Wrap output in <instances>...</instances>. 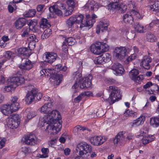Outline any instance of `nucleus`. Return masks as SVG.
<instances>
[{"mask_svg":"<svg viewBox=\"0 0 159 159\" xmlns=\"http://www.w3.org/2000/svg\"><path fill=\"white\" fill-rule=\"evenodd\" d=\"M57 57L56 53H54L46 52L45 54V61L51 63L55 61Z\"/></svg>","mask_w":159,"mask_h":159,"instance_id":"nucleus-21","label":"nucleus"},{"mask_svg":"<svg viewBox=\"0 0 159 159\" xmlns=\"http://www.w3.org/2000/svg\"><path fill=\"white\" fill-rule=\"evenodd\" d=\"M48 116V117L50 120V121L52 122V120L55 119V120H57L58 121L59 119H57V118H55V116L56 114H57L58 116L60 115L59 112L56 110H52L49 113L47 114Z\"/></svg>","mask_w":159,"mask_h":159,"instance_id":"nucleus-26","label":"nucleus"},{"mask_svg":"<svg viewBox=\"0 0 159 159\" xmlns=\"http://www.w3.org/2000/svg\"><path fill=\"white\" fill-rule=\"evenodd\" d=\"M142 136L143 138L142 139V143L144 145L153 141L155 139L154 136L149 135L146 134H145V135L142 134Z\"/></svg>","mask_w":159,"mask_h":159,"instance_id":"nucleus-23","label":"nucleus"},{"mask_svg":"<svg viewBox=\"0 0 159 159\" xmlns=\"http://www.w3.org/2000/svg\"><path fill=\"white\" fill-rule=\"evenodd\" d=\"M66 3L68 6V9H72L73 10H74L75 4L74 1L71 0H68L66 1Z\"/></svg>","mask_w":159,"mask_h":159,"instance_id":"nucleus-47","label":"nucleus"},{"mask_svg":"<svg viewBox=\"0 0 159 159\" xmlns=\"http://www.w3.org/2000/svg\"><path fill=\"white\" fill-rule=\"evenodd\" d=\"M93 79L92 75L90 74L87 77L83 78L80 81V88L82 89L88 88L92 85L91 80Z\"/></svg>","mask_w":159,"mask_h":159,"instance_id":"nucleus-10","label":"nucleus"},{"mask_svg":"<svg viewBox=\"0 0 159 159\" xmlns=\"http://www.w3.org/2000/svg\"><path fill=\"white\" fill-rule=\"evenodd\" d=\"M9 105H10V107L12 112L16 111L20 107L18 102H16V103H10Z\"/></svg>","mask_w":159,"mask_h":159,"instance_id":"nucleus-43","label":"nucleus"},{"mask_svg":"<svg viewBox=\"0 0 159 159\" xmlns=\"http://www.w3.org/2000/svg\"><path fill=\"white\" fill-rule=\"evenodd\" d=\"M126 134L125 132H119L116 136L114 140V143L115 145H117L119 143L120 145L124 144L126 142Z\"/></svg>","mask_w":159,"mask_h":159,"instance_id":"nucleus-11","label":"nucleus"},{"mask_svg":"<svg viewBox=\"0 0 159 159\" xmlns=\"http://www.w3.org/2000/svg\"><path fill=\"white\" fill-rule=\"evenodd\" d=\"M37 92L36 89H33L31 91L28 92L25 97V102L29 104L31 103L36 97Z\"/></svg>","mask_w":159,"mask_h":159,"instance_id":"nucleus-17","label":"nucleus"},{"mask_svg":"<svg viewBox=\"0 0 159 159\" xmlns=\"http://www.w3.org/2000/svg\"><path fill=\"white\" fill-rule=\"evenodd\" d=\"M133 137V135L132 134L129 133L127 134H126L125 140L126 141L127 139L128 140H130L132 139Z\"/></svg>","mask_w":159,"mask_h":159,"instance_id":"nucleus-58","label":"nucleus"},{"mask_svg":"<svg viewBox=\"0 0 159 159\" xmlns=\"http://www.w3.org/2000/svg\"><path fill=\"white\" fill-rule=\"evenodd\" d=\"M6 140L5 139H0V149L2 148L5 146Z\"/></svg>","mask_w":159,"mask_h":159,"instance_id":"nucleus-60","label":"nucleus"},{"mask_svg":"<svg viewBox=\"0 0 159 159\" xmlns=\"http://www.w3.org/2000/svg\"><path fill=\"white\" fill-rule=\"evenodd\" d=\"M92 150L91 146L85 142L79 143L77 145L76 149L77 152H79V155L81 156L87 154V156H89Z\"/></svg>","mask_w":159,"mask_h":159,"instance_id":"nucleus-6","label":"nucleus"},{"mask_svg":"<svg viewBox=\"0 0 159 159\" xmlns=\"http://www.w3.org/2000/svg\"><path fill=\"white\" fill-rule=\"evenodd\" d=\"M152 60V58L150 57L145 56L143 57L141 64H142L143 67L145 69L148 70L150 67L149 63L151 62Z\"/></svg>","mask_w":159,"mask_h":159,"instance_id":"nucleus-18","label":"nucleus"},{"mask_svg":"<svg viewBox=\"0 0 159 159\" xmlns=\"http://www.w3.org/2000/svg\"><path fill=\"white\" fill-rule=\"evenodd\" d=\"M136 54H132L127 58V59H126V61L128 62L131 61L133 60L134 59L136 58Z\"/></svg>","mask_w":159,"mask_h":159,"instance_id":"nucleus-55","label":"nucleus"},{"mask_svg":"<svg viewBox=\"0 0 159 159\" xmlns=\"http://www.w3.org/2000/svg\"><path fill=\"white\" fill-rule=\"evenodd\" d=\"M27 40L29 42L30 44L33 43V44L35 45V42H38V39L36 38V36L34 34H29L28 38Z\"/></svg>","mask_w":159,"mask_h":159,"instance_id":"nucleus-34","label":"nucleus"},{"mask_svg":"<svg viewBox=\"0 0 159 159\" xmlns=\"http://www.w3.org/2000/svg\"><path fill=\"white\" fill-rule=\"evenodd\" d=\"M83 93H81L76 98L74 99V101L75 102L78 103L81 100L82 98L84 97L83 95Z\"/></svg>","mask_w":159,"mask_h":159,"instance_id":"nucleus-53","label":"nucleus"},{"mask_svg":"<svg viewBox=\"0 0 159 159\" xmlns=\"http://www.w3.org/2000/svg\"><path fill=\"white\" fill-rule=\"evenodd\" d=\"M40 28L44 29L46 28H49L51 25L47 19L43 18L41 19L39 22Z\"/></svg>","mask_w":159,"mask_h":159,"instance_id":"nucleus-27","label":"nucleus"},{"mask_svg":"<svg viewBox=\"0 0 159 159\" xmlns=\"http://www.w3.org/2000/svg\"><path fill=\"white\" fill-rule=\"evenodd\" d=\"M73 77L75 81H78L80 83V81L83 79L81 77L82 74L79 72H76L73 74Z\"/></svg>","mask_w":159,"mask_h":159,"instance_id":"nucleus-42","label":"nucleus"},{"mask_svg":"<svg viewBox=\"0 0 159 159\" xmlns=\"http://www.w3.org/2000/svg\"><path fill=\"white\" fill-rule=\"evenodd\" d=\"M30 29L29 27H26L25 30L21 34V37L23 38L28 37L29 35V32L30 31Z\"/></svg>","mask_w":159,"mask_h":159,"instance_id":"nucleus-49","label":"nucleus"},{"mask_svg":"<svg viewBox=\"0 0 159 159\" xmlns=\"http://www.w3.org/2000/svg\"><path fill=\"white\" fill-rule=\"evenodd\" d=\"M72 9H68V10H65L64 11V14L65 16H68L71 15L73 11Z\"/></svg>","mask_w":159,"mask_h":159,"instance_id":"nucleus-51","label":"nucleus"},{"mask_svg":"<svg viewBox=\"0 0 159 159\" xmlns=\"http://www.w3.org/2000/svg\"><path fill=\"white\" fill-rule=\"evenodd\" d=\"M62 47V50L65 53H67L68 51V48L67 45L66 44V42H63Z\"/></svg>","mask_w":159,"mask_h":159,"instance_id":"nucleus-54","label":"nucleus"},{"mask_svg":"<svg viewBox=\"0 0 159 159\" xmlns=\"http://www.w3.org/2000/svg\"><path fill=\"white\" fill-rule=\"evenodd\" d=\"M66 6L65 4L61 3L57 6L58 8L59 7L60 9L63 10L64 11L66 9Z\"/></svg>","mask_w":159,"mask_h":159,"instance_id":"nucleus-59","label":"nucleus"},{"mask_svg":"<svg viewBox=\"0 0 159 159\" xmlns=\"http://www.w3.org/2000/svg\"><path fill=\"white\" fill-rule=\"evenodd\" d=\"M124 21L126 24H132L133 21V17L131 15L125 14L123 16Z\"/></svg>","mask_w":159,"mask_h":159,"instance_id":"nucleus-31","label":"nucleus"},{"mask_svg":"<svg viewBox=\"0 0 159 159\" xmlns=\"http://www.w3.org/2000/svg\"><path fill=\"white\" fill-rule=\"evenodd\" d=\"M105 139L100 136H94L90 138V141L91 144L95 146H100L105 141Z\"/></svg>","mask_w":159,"mask_h":159,"instance_id":"nucleus-15","label":"nucleus"},{"mask_svg":"<svg viewBox=\"0 0 159 159\" xmlns=\"http://www.w3.org/2000/svg\"><path fill=\"white\" fill-rule=\"evenodd\" d=\"M139 74V72L138 70L133 69L129 72V75L131 79L136 82H139L144 78V76L143 75L138 76Z\"/></svg>","mask_w":159,"mask_h":159,"instance_id":"nucleus-12","label":"nucleus"},{"mask_svg":"<svg viewBox=\"0 0 159 159\" xmlns=\"http://www.w3.org/2000/svg\"><path fill=\"white\" fill-rule=\"evenodd\" d=\"M147 39L148 41L153 42L155 41L156 38L154 34H148L147 35Z\"/></svg>","mask_w":159,"mask_h":159,"instance_id":"nucleus-46","label":"nucleus"},{"mask_svg":"<svg viewBox=\"0 0 159 159\" xmlns=\"http://www.w3.org/2000/svg\"><path fill=\"white\" fill-rule=\"evenodd\" d=\"M111 69L115 72L117 75H121L124 73V69L121 64L119 63H115L111 66Z\"/></svg>","mask_w":159,"mask_h":159,"instance_id":"nucleus-16","label":"nucleus"},{"mask_svg":"<svg viewBox=\"0 0 159 159\" xmlns=\"http://www.w3.org/2000/svg\"><path fill=\"white\" fill-rule=\"evenodd\" d=\"M70 150L68 148H67L65 149L64 150V153L65 155L66 156H68L69 155L70 153Z\"/></svg>","mask_w":159,"mask_h":159,"instance_id":"nucleus-63","label":"nucleus"},{"mask_svg":"<svg viewBox=\"0 0 159 159\" xmlns=\"http://www.w3.org/2000/svg\"><path fill=\"white\" fill-rule=\"evenodd\" d=\"M108 90L111 91V93L109 98L106 99L105 101L108 102L109 105H111L121 98V91L117 87L113 86H109Z\"/></svg>","mask_w":159,"mask_h":159,"instance_id":"nucleus-3","label":"nucleus"},{"mask_svg":"<svg viewBox=\"0 0 159 159\" xmlns=\"http://www.w3.org/2000/svg\"><path fill=\"white\" fill-rule=\"evenodd\" d=\"M144 117L143 116H140L136 120L133 121L132 126H138L143 124L144 120Z\"/></svg>","mask_w":159,"mask_h":159,"instance_id":"nucleus-29","label":"nucleus"},{"mask_svg":"<svg viewBox=\"0 0 159 159\" xmlns=\"http://www.w3.org/2000/svg\"><path fill=\"white\" fill-rule=\"evenodd\" d=\"M75 19V16H72L67 20L66 24L69 28H73L74 25L76 23Z\"/></svg>","mask_w":159,"mask_h":159,"instance_id":"nucleus-32","label":"nucleus"},{"mask_svg":"<svg viewBox=\"0 0 159 159\" xmlns=\"http://www.w3.org/2000/svg\"><path fill=\"white\" fill-rule=\"evenodd\" d=\"M110 60V55L108 53H105L95 58L94 62L95 64H101L109 61Z\"/></svg>","mask_w":159,"mask_h":159,"instance_id":"nucleus-9","label":"nucleus"},{"mask_svg":"<svg viewBox=\"0 0 159 159\" xmlns=\"http://www.w3.org/2000/svg\"><path fill=\"white\" fill-rule=\"evenodd\" d=\"M19 116L17 114H13L11 117V124L12 126V128H13V127H15V124H18V121L19 120Z\"/></svg>","mask_w":159,"mask_h":159,"instance_id":"nucleus-36","label":"nucleus"},{"mask_svg":"<svg viewBox=\"0 0 159 159\" xmlns=\"http://www.w3.org/2000/svg\"><path fill=\"white\" fill-rule=\"evenodd\" d=\"M109 24L108 20H102L99 22L98 25H97V28L98 30H101V31L103 32L104 30H107Z\"/></svg>","mask_w":159,"mask_h":159,"instance_id":"nucleus-19","label":"nucleus"},{"mask_svg":"<svg viewBox=\"0 0 159 159\" xmlns=\"http://www.w3.org/2000/svg\"><path fill=\"white\" fill-rule=\"evenodd\" d=\"M76 24H80V28H82L84 27H90L93 26V22L94 21L90 22L88 20H84V16L82 14L78 15L75 16Z\"/></svg>","mask_w":159,"mask_h":159,"instance_id":"nucleus-7","label":"nucleus"},{"mask_svg":"<svg viewBox=\"0 0 159 159\" xmlns=\"http://www.w3.org/2000/svg\"><path fill=\"white\" fill-rule=\"evenodd\" d=\"M36 13L35 9H30L28 11V14L29 17H33L35 15Z\"/></svg>","mask_w":159,"mask_h":159,"instance_id":"nucleus-52","label":"nucleus"},{"mask_svg":"<svg viewBox=\"0 0 159 159\" xmlns=\"http://www.w3.org/2000/svg\"><path fill=\"white\" fill-rule=\"evenodd\" d=\"M109 48L108 45L104 42H97L91 45L90 50L94 54L99 55L102 52L107 51L108 50Z\"/></svg>","mask_w":159,"mask_h":159,"instance_id":"nucleus-4","label":"nucleus"},{"mask_svg":"<svg viewBox=\"0 0 159 159\" xmlns=\"http://www.w3.org/2000/svg\"><path fill=\"white\" fill-rule=\"evenodd\" d=\"M1 109L2 112L5 115L8 116L13 112L9 104L3 106Z\"/></svg>","mask_w":159,"mask_h":159,"instance_id":"nucleus-25","label":"nucleus"},{"mask_svg":"<svg viewBox=\"0 0 159 159\" xmlns=\"http://www.w3.org/2000/svg\"><path fill=\"white\" fill-rule=\"evenodd\" d=\"M118 4L114 2H111L107 5V8L108 10L113 11L115 9H118Z\"/></svg>","mask_w":159,"mask_h":159,"instance_id":"nucleus-40","label":"nucleus"},{"mask_svg":"<svg viewBox=\"0 0 159 159\" xmlns=\"http://www.w3.org/2000/svg\"><path fill=\"white\" fill-rule=\"evenodd\" d=\"M126 51L125 47H116L114 51V55L117 59L121 60L125 57Z\"/></svg>","mask_w":159,"mask_h":159,"instance_id":"nucleus-8","label":"nucleus"},{"mask_svg":"<svg viewBox=\"0 0 159 159\" xmlns=\"http://www.w3.org/2000/svg\"><path fill=\"white\" fill-rule=\"evenodd\" d=\"M50 101V102L45 104L41 107L40 111L41 112L47 114L51 110V107L53 106L54 103L52 101Z\"/></svg>","mask_w":159,"mask_h":159,"instance_id":"nucleus-20","label":"nucleus"},{"mask_svg":"<svg viewBox=\"0 0 159 159\" xmlns=\"http://www.w3.org/2000/svg\"><path fill=\"white\" fill-rule=\"evenodd\" d=\"M11 51H8L5 52L4 56L5 58L9 59L11 58Z\"/></svg>","mask_w":159,"mask_h":159,"instance_id":"nucleus-56","label":"nucleus"},{"mask_svg":"<svg viewBox=\"0 0 159 159\" xmlns=\"http://www.w3.org/2000/svg\"><path fill=\"white\" fill-rule=\"evenodd\" d=\"M153 89L151 90L152 91L158 93L159 91V87L156 84H152Z\"/></svg>","mask_w":159,"mask_h":159,"instance_id":"nucleus-50","label":"nucleus"},{"mask_svg":"<svg viewBox=\"0 0 159 159\" xmlns=\"http://www.w3.org/2000/svg\"><path fill=\"white\" fill-rule=\"evenodd\" d=\"M65 41L67 43L69 46H72L74 45L76 42L75 39L72 37H68L65 39Z\"/></svg>","mask_w":159,"mask_h":159,"instance_id":"nucleus-41","label":"nucleus"},{"mask_svg":"<svg viewBox=\"0 0 159 159\" xmlns=\"http://www.w3.org/2000/svg\"><path fill=\"white\" fill-rule=\"evenodd\" d=\"M24 139V143L28 145H34L37 142L36 136L32 134L25 136Z\"/></svg>","mask_w":159,"mask_h":159,"instance_id":"nucleus-14","label":"nucleus"},{"mask_svg":"<svg viewBox=\"0 0 159 159\" xmlns=\"http://www.w3.org/2000/svg\"><path fill=\"white\" fill-rule=\"evenodd\" d=\"M41 151L43 154L41 155V158H46L48 157V153L49 151L48 148H42Z\"/></svg>","mask_w":159,"mask_h":159,"instance_id":"nucleus-45","label":"nucleus"},{"mask_svg":"<svg viewBox=\"0 0 159 159\" xmlns=\"http://www.w3.org/2000/svg\"><path fill=\"white\" fill-rule=\"evenodd\" d=\"M54 71L53 69H43L41 70L40 73L43 72L45 76H51L49 80L52 83L59 84L61 81L63 76L62 74H56Z\"/></svg>","mask_w":159,"mask_h":159,"instance_id":"nucleus-1","label":"nucleus"},{"mask_svg":"<svg viewBox=\"0 0 159 159\" xmlns=\"http://www.w3.org/2000/svg\"><path fill=\"white\" fill-rule=\"evenodd\" d=\"M124 114L126 117L131 116L134 117L135 116H136L137 113L132 110L129 111L127 110L125 111Z\"/></svg>","mask_w":159,"mask_h":159,"instance_id":"nucleus-44","label":"nucleus"},{"mask_svg":"<svg viewBox=\"0 0 159 159\" xmlns=\"http://www.w3.org/2000/svg\"><path fill=\"white\" fill-rule=\"evenodd\" d=\"M7 81L8 85L5 87L4 89L9 92L16 88L17 86L24 83L25 80L23 77L14 76L9 77Z\"/></svg>","mask_w":159,"mask_h":159,"instance_id":"nucleus-2","label":"nucleus"},{"mask_svg":"<svg viewBox=\"0 0 159 159\" xmlns=\"http://www.w3.org/2000/svg\"><path fill=\"white\" fill-rule=\"evenodd\" d=\"M26 20L25 18H20L15 22L16 27L17 29L21 28L25 24Z\"/></svg>","mask_w":159,"mask_h":159,"instance_id":"nucleus-28","label":"nucleus"},{"mask_svg":"<svg viewBox=\"0 0 159 159\" xmlns=\"http://www.w3.org/2000/svg\"><path fill=\"white\" fill-rule=\"evenodd\" d=\"M147 26L144 27L139 23H137L134 25V28L137 32L139 33H143L147 31L146 28Z\"/></svg>","mask_w":159,"mask_h":159,"instance_id":"nucleus-24","label":"nucleus"},{"mask_svg":"<svg viewBox=\"0 0 159 159\" xmlns=\"http://www.w3.org/2000/svg\"><path fill=\"white\" fill-rule=\"evenodd\" d=\"M117 9L119 10V12L124 13L127 9V6L125 4L121 3L118 4Z\"/></svg>","mask_w":159,"mask_h":159,"instance_id":"nucleus-39","label":"nucleus"},{"mask_svg":"<svg viewBox=\"0 0 159 159\" xmlns=\"http://www.w3.org/2000/svg\"><path fill=\"white\" fill-rule=\"evenodd\" d=\"M52 30L49 28L45 30L41 36V39H44L48 38L51 34Z\"/></svg>","mask_w":159,"mask_h":159,"instance_id":"nucleus-37","label":"nucleus"},{"mask_svg":"<svg viewBox=\"0 0 159 159\" xmlns=\"http://www.w3.org/2000/svg\"><path fill=\"white\" fill-rule=\"evenodd\" d=\"M85 128L80 125H78L75 127L73 130V132L75 134H77L85 130Z\"/></svg>","mask_w":159,"mask_h":159,"instance_id":"nucleus-35","label":"nucleus"},{"mask_svg":"<svg viewBox=\"0 0 159 159\" xmlns=\"http://www.w3.org/2000/svg\"><path fill=\"white\" fill-rule=\"evenodd\" d=\"M18 54L21 56H25L26 57H29L31 51L27 48H21L18 49Z\"/></svg>","mask_w":159,"mask_h":159,"instance_id":"nucleus-22","label":"nucleus"},{"mask_svg":"<svg viewBox=\"0 0 159 159\" xmlns=\"http://www.w3.org/2000/svg\"><path fill=\"white\" fill-rule=\"evenodd\" d=\"M152 84L151 82H148L143 86V88L144 89H146L150 87L151 86H152Z\"/></svg>","mask_w":159,"mask_h":159,"instance_id":"nucleus-62","label":"nucleus"},{"mask_svg":"<svg viewBox=\"0 0 159 159\" xmlns=\"http://www.w3.org/2000/svg\"><path fill=\"white\" fill-rule=\"evenodd\" d=\"M25 111L27 113V118L29 120L34 117L36 115L35 112L31 111L30 108H27Z\"/></svg>","mask_w":159,"mask_h":159,"instance_id":"nucleus-38","label":"nucleus"},{"mask_svg":"<svg viewBox=\"0 0 159 159\" xmlns=\"http://www.w3.org/2000/svg\"><path fill=\"white\" fill-rule=\"evenodd\" d=\"M33 63L29 59L22 58L21 62L19 67L23 70H29L33 67Z\"/></svg>","mask_w":159,"mask_h":159,"instance_id":"nucleus-13","label":"nucleus"},{"mask_svg":"<svg viewBox=\"0 0 159 159\" xmlns=\"http://www.w3.org/2000/svg\"><path fill=\"white\" fill-rule=\"evenodd\" d=\"M66 70V66H64L62 67L61 65L60 64L57 65L55 67V71L57 72L59 71L60 70L65 71Z\"/></svg>","mask_w":159,"mask_h":159,"instance_id":"nucleus-48","label":"nucleus"},{"mask_svg":"<svg viewBox=\"0 0 159 159\" xmlns=\"http://www.w3.org/2000/svg\"><path fill=\"white\" fill-rule=\"evenodd\" d=\"M18 99V98L17 97L14 96L11 98V102H10V103H16V102H17Z\"/></svg>","mask_w":159,"mask_h":159,"instance_id":"nucleus-61","label":"nucleus"},{"mask_svg":"<svg viewBox=\"0 0 159 159\" xmlns=\"http://www.w3.org/2000/svg\"><path fill=\"white\" fill-rule=\"evenodd\" d=\"M45 5L44 4H39L38 5L37 7V11L39 12L42 11Z\"/></svg>","mask_w":159,"mask_h":159,"instance_id":"nucleus-57","label":"nucleus"},{"mask_svg":"<svg viewBox=\"0 0 159 159\" xmlns=\"http://www.w3.org/2000/svg\"><path fill=\"white\" fill-rule=\"evenodd\" d=\"M151 9L153 11H155L156 12L155 14H157V15H159V1H155L151 7Z\"/></svg>","mask_w":159,"mask_h":159,"instance_id":"nucleus-33","label":"nucleus"},{"mask_svg":"<svg viewBox=\"0 0 159 159\" xmlns=\"http://www.w3.org/2000/svg\"><path fill=\"white\" fill-rule=\"evenodd\" d=\"M46 124L48 125L46 127L45 130L50 134H56L60 131L62 126L60 122L55 119L52 120V122L49 121Z\"/></svg>","mask_w":159,"mask_h":159,"instance_id":"nucleus-5","label":"nucleus"},{"mask_svg":"<svg viewBox=\"0 0 159 159\" xmlns=\"http://www.w3.org/2000/svg\"><path fill=\"white\" fill-rule=\"evenodd\" d=\"M76 82L74 85L72 86V88L74 89H76L78 86L80 87V83H79L78 81H75Z\"/></svg>","mask_w":159,"mask_h":159,"instance_id":"nucleus-64","label":"nucleus"},{"mask_svg":"<svg viewBox=\"0 0 159 159\" xmlns=\"http://www.w3.org/2000/svg\"><path fill=\"white\" fill-rule=\"evenodd\" d=\"M49 9L50 12H54L58 16H61L62 14L61 11L57 8L56 5L52 6L50 7Z\"/></svg>","mask_w":159,"mask_h":159,"instance_id":"nucleus-30","label":"nucleus"}]
</instances>
